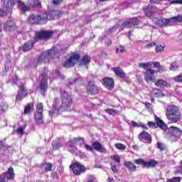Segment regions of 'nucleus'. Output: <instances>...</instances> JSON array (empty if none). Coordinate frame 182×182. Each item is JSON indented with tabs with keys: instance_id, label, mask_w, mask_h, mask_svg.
Segmentation results:
<instances>
[{
	"instance_id": "nucleus-24",
	"label": "nucleus",
	"mask_w": 182,
	"mask_h": 182,
	"mask_svg": "<svg viewBox=\"0 0 182 182\" xmlns=\"http://www.w3.org/2000/svg\"><path fill=\"white\" fill-rule=\"evenodd\" d=\"M59 53V50L56 49V48H52L50 50L46 51V56L48 60L50 59H53V57L56 56Z\"/></svg>"
},
{
	"instance_id": "nucleus-29",
	"label": "nucleus",
	"mask_w": 182,
	"mask_h": 182,
	"mask_svg": "<svg viewBox=\"0 0 182 182\" xmlns=\"http://www.w3.org/2000/svg\"><path fill=\"white\" fill-rule=\"evenodd\" d=\"M155 86L163 89L164 87H168V82L163 79H159L154 82Z\"/></svg>"
},
{
	"instance_id": "nucleus-22",
	"label": "nucleus",
	"mask_w": 182,
	"mask_h": 182,
	"mask_svg": "<svg viewBox=\"0 0 182 182\" xmlns=\"http://www.w3.org/2000/svg\"><path fill=\"white\" fill-rule=\"evenodd\" d=\"M154 73H156V70L149 68V70L144 73L146 82L148 83L149 82H153L154 77H156V76H154Z\"/></svg>"
},
{
	"instance_id": "nucleus-57",
	"label": "nucleus",
	"mask_w": 182,
	"mask_h": 182,
	"mask_svg": "<svg viewBox=\"0 0 182 182\" xmlns=\"http://www.w3.org/2000/svg\"><path fill=\"white\" fill-rule=\"evenodd\" d=\"M0 182H6V177L4 175H0Z\"/></svg>"
},
{
	"instance_id": "nucleus-50",
	"label": "nucleus",
	"mask_w": 182,
	"mask_h": 182,
	"mask_svg": "<svg viewBox=\"0 0 182 182\" xmlns=\"http://www.w3.org/2000/svg\"><path fill=\"white\" fill-rule=\"evenodd\" d=\"M63 3V0H52V4L54 6H59V5Z\"/></svg>"
},
{
	"instance_id": "nucleus-9",
	"label": "nucleus",
	"mask_w": 182,
	"mask_h": 182,
	"mask_svg": "<svg viewBox=\"0 0 182 182\" xmlns=\"http://www.w3.org/2000/svg\"><path fill=\"white\" fill-rule=\"evenodd\" d=\"M48 73H46V69L44 68L43 77L37 87V89H40L43 96H45V93L48 92Z\"/></svg>"
},
{
	"instance_id": "nucleus-59",
	"label": "nucleus",
	"mask_w": 182,
	"mask_h": 182,
	"mask_svg": "<svg viewBox=\"0 0 182 182\" xmlns=\"http://www.w3.org/2000/svg\"><path fill=\"white\" fill-rule=\"evenodd\" d=\"M174 5H182V0H175Z\"/></svg>"
},
{
	"instance_id": "nucleus-11",
	"label": "nucleus",
	"mask_w": 182,
	"mask_h": 182,
	"mask_svg": "<svg viewBox=\"0 0 182 182\" xmlns=\"http://www.w3.org/2000/svg\"><path fill=\"white\" fill-rule=\"evenodd\" d=\"M85 89L87 95H90V96L99 95V87L95 85V82L93 80H90L87 82V85H85Z\"/></svg>"
},
{
	"instance_id": "nucleus-35",
	"label": "nucleus",
	"mask_w": 182,
	"mask_h": 182,
	"mask_svg": "<svg viewBox=\"0 0 182 182\" xmlns=\"http://www.w3.org/2000/svg\"><path fill=\"white\" fill-rule=\"evenodd\" d=\"M28 96V93H23L21 92L20 91H18L17 95L16 96V102H22L25 97Z\"/></svg>"
},
{
	"instance_id": "nucleus-47",
	"label": "nucleus",
	"mask_w": 182,
	"mask_h": 182,
	"mask_svg": "<svg viewBox=\"0 0 182 182\" xmlns=\"http://www.w3.org/2000/svg\"><path fill=\"white\" fill-rule=\"evenodd\" d=\"M178 69V65H177V62L173 61L171 63V66H170V70H177Z\"/></svg>"
},
{
	"instance_id": "nucleus-51",
	"label": "nucleus",
	"mask_w": 182,
	"mask_h": 182,
	"mask_svg": "<svg viewBox=\"0 0 182 182\" xmlns=\"http://www.w3.org/2000/svg\"><path fill=\"white\" fill-rule=\"evenodd\" d=\"M111 170L114 173V174H117L119 173V170L117 169V166L113 164H110Z\"/></svg>"
},
{
	"instance_id": "nucleus-15",
	"label": "nucleus",
	"mask_w": 182,
	"mask_h": 182,
	"mask_svg": "<svg viewBox=\"0 0 182 182\" xmlns=\"http://www.w3.org/2000/svg\"><path fill=\"white\" fill-rule=\"evenodd\" d=\"M16 28V23H15L12 18L7 20L3 24V31H4V32H14Z\"/></svg>"
},
{
	"instance_id": "nucleus-18",
	"label": "nucleus",
	"mask_w": 182,
	"mask_h": 182,
	"mask_svg": "<svg viewBox=\"0 0 182 182\" xmlns=\"http://www.w3.org/2000/svg\"><path fill=\"white\" fill-rule=\"evenodd\" d=\"M144 12L147 18H151L154 14L159 12V9L151 4H149L145 9H144Z\"/></svg>"
},
{
	"instance_id": "nucleus-5",
	"label": "nucleus",
	"mask_w": 182,
	"mask_h": 182,
	"mask_svg": "<svg viewBox=\"0 0 182 182\" xmlns=\"http://www.w3.org/2000/svg\"><path fill=\"white\" fill-rule=\"evenodd\" d=\"M76 144H78V146L85 144V139L80 136L70 139L67 141V147L69 148L68 151L70 153H74L75 150H76Z\"/></svg>"
},
{
	"instance_id": "nucleus-14",
	"label": "nucleus",
	"mask_w": 182,
	"mask_h": 182,
	"mask_svg": "<svg viewBox=\"0 0 182 182\" xmlns=\"http://www.w3.org/2000/svg\"><path fill=\"white\" fill-rule=\"evenodd\" d=\"M59 98H55L52 109L49 111L48 113L50 117H53V116H58L59 113H63V112H62V109L59 106Z\"/></svg>"
},
{
	"instance_id": "nucleus-25",
	"label": "nucleus",
	"mask_w": 182,
	"mask_h": 182,
	"mask_svg": "<svg viewBox=\"0 0 182 182\" xmlns=\"http://www.w3.org/2000/svg\"><path fill=\"white\" fill-rule=\"evenodd\" d=\"M111 70L115 73L117 77H120L121 79H124L126 77V73H124L123 69L120 68L114 67L111 68Z\"/></svg>"
},
{
	"instance_id": "nucleus-28",
	"label": "nucleus",
	"mask_w": 182,
	"mask_h": 182,
	"mask_svg": "<svg viewBox=\"0 0 182 182\" xmlns=\"http://www.w3.org/2000/svg\"><path fill=\"white\" fill-rule=\"evenodd\" d=\"M154 65V68H157L158 70H156V73H163V72H166V67L164 65H161L160 62L156 61L154 63H151Z\"/></svg>"
},
{
	"instance_id": "nucleus-2",
	"label": "nucleus",
	"mask_w": 182,
	"mask_h": 182,
	"mask_svg": "<svg viewBox=\"0 0 182 182\" xmlns=\"http://www.w3.org/2000/svg\"><path fill=\"white\" fill-rule=\"evenodd\" d=\"M53 19L52 12L43 13L39 14H29L27 19L28 23L30 25H45L48 23V21Z\"/></svg>"
},
{
	"instance_id": "nucleus-33",
	"label": "nucleus",
	"mask_w": 182,
	"mask_h": 182,
	"mask_svg": "<svg viewBox=\"0 0 182 182\" xmlns=\"http://www.w3.org/2000/svg\"><path fill=\"white\" fill-rule=\"evenodd\" d=\"M33 103H28L24 107L25 116L31 114L32 113V109H33Z\"/></svg>"
},
{
	"instance_id": "nucleus-41",
	"label": "nucleus",
	"mask_w": 182,
	"mask_h": 182,
	"mask_svg": "<svg viewBox=\"0 0 182 182\" xmlns=\"http://www.w3.org/2000/svg\"><path fill=\"white\" fill-rule=\"evenodd\" d=\"M106 113H108V114H111V116H116L119 112L117 110L112 109V108H108L105 109Z\"/></svg>"
},
{
	"instance_id": "nucleus-34",
	"label": "nucleus",
	"mask_w": 182,
	"mask_h": 182,
	"mask_svg": "<svg viewBox=\"0 0 182 182\" xmlns=\"http://www.w3.org/2000/svg\"><path fill=\"white\" fill-rule=\"evenodd\" d=\"M18 7L21 8L23 14H26V12L31 11V6H26L23 1H21L18 4Z\"/></svg>"
},
{
	"instance_id": "nucleus-64",
	"label": "nucleus",
	"mask_w": 182,
	"mask_h": 182,
	"mask_svg": "<svg viewBox=\"0 0 182 182\" xmlns=\"http://www.w3.org/2000/svg\"><path fill=\"white\" fill-rule=\"evenodd\" d=\"M105 45H107V46H110V45H112V40L109 39L106 43Z\"/></svg>"
},
{
	"instance_id": "nucleus-42",
	"label": "nucleus",
	"mask_w": 182,
	"mask_h": 182,
	"mask_svg": "<svg viewBox=\"0 0 182 182\" xmlns=\"http://www.w3.org/2000/svg\"><path fill=\"white\" fill-rule=\"evenodd\" d=\"M114 147L117 149V150H126V145L122 144V143H117L114 144Z\"/></svg>"
},
{
	"instance_id": "nucleus-45",
	"label": "nucleus",
	"mask_w": 182,
	"mask_h": 182,
	"mask_svg": "<svg viewBox=\"0 0 182 182\" xmlns=\"http://www.w3.org/2000/svg\"><path fill=\"white\" fill-rule=\"evenodd\" d=\"M164 46L161 44L156 45L155 48V52H156V53H159V52H164Z\"/></svg>"
},
{
	"instance_id": "nucleus-46",
	"label": "nucleus",
	"mask_w": 182,
	"mask_h": 182,
	"mask_svg": "<svg viewBox=\"0 0 182 182\" xmlns=\"http://www.w3.org/2000/svg\"><path fill=\"white\" fill-rule=\"evenodd\" d=\"M18 92H21V93H28V90L26 89V85L25 83H21Z\"/></svg>"
},
{
	"instance_id": "nucleus-39",
	"label": "nucleus",
	"mask_w": 182,
	"mask_h": 182,
	"mask_svg": "<svg viewBox=\"0 0 182 182\" xmlns=\"http://www.w3.org/2000/svg\"><path fill=\"white\" fill-rule=\"evenodd\" d=\"M46 59H48V58L46 57V54L42 53L38 56L37 62L38 63H42V62H45V63H46Z\"/></svg>"
},
{
	"instance_id": "nucleus-20",
	"label": "nucleus",
	"mask_w": 182,
	"mask_h": 182,
	"mask_svg": "<svg viewBox=\"0 0 182 182\" xmlns=\"http://www.w3.org/2000/svg\"><path fill=\"white\" fill-rule=\"evenodd\" d=\"M139 23V18L137 17H134L130 18L129 21H124L122 25L123 28H127L129 29L130 28H134V26H137Z\"/></svg>"
},
{
	"instance_id": "nucleus-6",
	"label": "nucleus",
	"mask_w": 182,
	"mask_h": 182,
	"mask_svg": "<svg viewBox=\"0 0 182 182\" xmlns=\"http://www.w3.org/2000/svg\"><path fill=\"white\" fill-rule=\"evenodd\" d=\"M36 113L34 114V120L36 124H43V103L39 102L36 107Z\"/></svg>"
},
{
	"instance_id": "nucleus-48",
	"label": "nucleus",
	"mask_w": 182,
	"mask_h": 182,
	"mask_svg": "<svg viewBox=\"0 0 182 182\" xmlns=\"http://www.w3.org/2000/svg\"><path fill=\"white\" fill-rule=\"evenodd\" d=\"M157 149H159V151H163L166 149V145L161 142L157 143Z\"/></svg>"
},
{
	"instance_id": "nucleus-44",
	"label": "nucleus",
	"mask_w": 182,
	"mask_h": 182,
	"mask_svg": "<svg viewBox=\"0 0 182 182\" xmlns=\"http://www.w3.org/2000/svg\"><path fill=\"white\" fill-rule=\"evenodd\" d=\"M173 80H174V82H176V83H182V73L178 75L176 77H173Z\"/></svg>"
},
{
	"instance_id": "nucleus-12",
	"label": "nucleus",
	"mask_w": 182,
	"mask_h": 182,
	"mask_svg": "<svg viewBox=\"0 0 182 182\" xmlns=\"http://www.w3.org/2000/svg\"><path fill=\"white\" fill-rule=\"evenodd\" d=\"M159 23L163 28L170 25V23H176V22H182V15H178L177 16L171 17L170 18H162L158 21Z\"/></svg>"
},
{
	"instance_id": "nucleus-36",
	"label": "nucleus",
	"mask_w": 182,
	"mask_h": 182,
	"mask_svg": "<svg viewBox=\"0 0 182 182\" xmlns=\"http://www.w3.org/2000/svg\"><path fill=\"white\" fill-rule=\"evenodd\" d=\"M21 0H9L6 1V0H5V4L9 6V8L12 9L14 8V6H15V5H16V4H20Z\"/></svg>"
},
{
	"instance_id": "nucleus-13",
	"label": "nucleus",
	"mask_w": 182,
	"mask_h": 182,
	"mask_svg": "<svg viewBox=\"0 0 182 182\" xmlns=\"http://www.w3.org/2000/svg\"><path fill=\"white\" fill-rule=\"evenodd\" d=\"M54 33L55 32L52 31L41 30L36 33V38L40 41H46V39H50Z\"/></svg>"
},
{
	"instance_id": "nucleus-23",
	"label": "nucleus",
	"mask_w": 182,
	"mask_h": 182,
	"mask_svg": "<svg viewBox=\"0 0 182 182\" xmlns=\"http://www.w3.org/2000/svg\"><path fill=\"white\" fill-rule=\"evenodd\" d=\"M35 43L36 42L32 40H29L27 42H26L21 48L23 52H29V50H31V49H33V46H35Z\"/></svg>"
},
{
	"instance_id": "nucleus-62",
	"label": "nucleus",
	"mask_w": 182,
	"mask_h": 182,
	"mask_svg": "<svg viewBox=\"0 0 182 182\" xmlns=\"http://www.w3.org/2000/svg\"><path fill=\"white\" fill-rule=\"evenodd\" d=\"M144 105L147 109H151V104H150L149 102H144Z\"/></svg>"
},
{
	"instance_id": "nucleus-7",
	"label": "nucleus",
	"mask_w": 182,
	"mask_h": 182,
	"mask_svg": "<svg viewBox=\"0 0 182 182\" xmlns=\"http://www.w3.org/2000/svg\"><path fill=\"white\" fill-rule=\"evenodd\" d=\"M70 168L72 170L74 176H82L86 173V166L80 162L75 161L70 165Z\"/></svg>"
},
{
	"instance_id": "nucleus-38",
	"label": "nucleus",
	"mask_w": 182,
	"mask_h": 182,
	"mask_svg": "<svg viewBox=\"0 0 182 182\" xmlns=\"http://www.w3.org/2000/svg\"><path fill=\"white\" fill-rule=\"evenodd\" d=\"M44 166V170L46 173H49V171H52V167H53V164L49 162H46L43 164Z\"/></svg>"
},
{
	"instance_id": "nucleus-40",
	"label": "nucleus",
	"mask_w": 182,
	"mask_h": 182,
	"mask_svg": "<svg viewBox=\"0 0 182 182\" xmlns=\"http://www.w3.org/2000/svg\"><path fill=\"white\" fill-rule=\"evenodd\" d=\"M110 158L112 160L115 161L117 164H120V161L122 160V158H120V156L118 154L111 155Z\"/></svg>"
},
{
	"instance_id": "nucleus-30",
	"label": "nucleus",
	"mask_w": 182,
	"mask_h": 182,
	"mask_svg": "<svg viewBox=\"0 0 182 182\" xmlns=\"http://www.w3.org/2000/svg\"><path fill=\"white\" fill-rule=\"evenodd\" d=\"M51 147L54 151H58V150H60L62 147H63V145L62 143L58 140H53L51 142Z\"/></svg>"
},
{
	"instance_id": "nucleus-4",
	"label": "nucleus",
	"mask_w": 182,
	"mask_h": 182,
	"mask_svg": "<svg viewBox=\"0 0 182 182\" xmlns=\"http://www.w3.org/2000/svg\"><path fill=\"white\" fill-rule=\"evenodd\" d=\"M166 117L170 123H178L181 120V111L176 105H168L166 109Z\"/></svg>"
},
{
	"instance_id": "nucleus-37",
	"label": "nucleus",
	"mask_w": 182,
	"mask_h": 182,
	"mask_svg": "<svg viewBox=\"0 0 182 182\" xmlns=\"http://www.w3.org/2000/svg\"><path fill=\"white\" fill-rule=\"evenodd\" d=\"M151 65H153V63L148 62V63H139V67L141 68L142 69H144L145 70L151 68Z\"/></svg>"
},
{
	"instance_id": "nucleus-52",
	"label": "nucleus",
	"mask_w": 182,
	"mask_h": 182,
	"mask_svg": "<svg viewBox=\"0 0 182 182\" xmlns=\"http://www.w3.org/2000/svg\"><path fill=\"white\" fill-rule=\"evenodd\" d=\"M117 31V26H113L112 28H109L107 31L108 33H113Z\"/></svg>"
},
{
	"instance_id": "nucleus-1",
	"label": "nucleus",
	"mask_w": 182,
	"mask_h": 182,
	"mask_svg": "<svg viewBox=\"0 0 182 182\" xmlns=\"http://www.w3.org/2000/svg\"><path fill=\"white\" fill-rule=\"evenodd\" d=\"M78 62L79 66L89 69V65H90V63L92 62V58L89 55H85L80 59V54L75 53L63 63V68L69 69L70 68H74Z\"/></svg>"
},
{
	"instance_id": "nucleus-56",
	"label": "nucleus",
	"mask_w": 182,
	"mask_h": 182,
	"mask_svg": "<svg viewBox=\"0 0 182 182\" xmlns=\"http://www.w3.org/2000/svg\"><path fill=\"white\" fill-rule=\"evenodd\" d=\"M34 5H35V6H37V7H39V8H41L42 6V5L41 4V1L39 0H36L34 1Z\"/></svg>"
},
{
	"instance_id": "nucleus-63",
	"label": "nucleus",
	"mask_w": 182,
	"mask_h": 182,
	"mask_svg": "<svg viewBox=\"0 0 182 182\" xmlns=\"http://www.w3.org/2000/svg\"><path fill=\"white\" fill-rule=\"evenodd\" d=\"M100 56H105V57H106V56H107V54L106 53V51H102L100 53Z\"/></svg>"
},
{
	"instance_id": "nucleus-49",
	"label": "nucleus",
	"mask_w": 182,
	"mask_h": 182,
	"mask_svg": "<svg viewBox=\"0 0 182 182\" xmlns=\"http://www.w3.org/2000/svg\"><path fill=\"white\" fill-rule=\"evenodd\" d=\"M16 133L17 134H21V136H23V134H25V129L22 127H19L16 129Z\"/></svg>"
},
{
	"instance_id": "nucleus-60",
	"label": "nucleus",
	"mask_w": 182,
	"mask_h": 182,
	"mask_svg": "<svg viewBox=\"0 0 182 182\" xmlns=\"http://www.w3.org/2000/svg\"><path fill=\"white\" fill-rule=\"evenodd\" d=\"M131 123L134 127H140V125H139V124L134 121H132Z\"/></svg>"
},
{
	"instance_id": "nucleus-10",
	"label": "nucleus",
	"mask_w": 182,
	"mask_h": 182,
	"mask_svg": "<svg viewBox=\"0 0 182 182\" xmlns=\"http://www.w3.org/2000/svg\"><path fill=\"white\" fill-rule=\"evenodd\" d=\"M134 163L135 164H138L139 166L142 165L143 167H144L145 168H153L156 167V166H157V164H159V161H157L156 160L151 159L149 161H146L143 159H135L134 161Z\"/></svg>"
},
{
	"instance_id": "nucleus-53",
	"label": "nucleus",
	"mask_w": 182,
	"mask_h": 182,
	"mask_svg": "<svg viewBox=\"0 0 182 182\" xmlns=\"http://www.w3.org/2000/svg\"><path fill=\"white\" fill-rule=\"evenodd\" d=\"M84 146L87 151H93V146H92V145L90 146L87 144H84Z\"/></svg>"
},
{
	"instance_id": "nucleus-32",
	"label": "nucleus",
	"mask_w": 182,
	"mask_h": 182,
	"mask_svg": "<svg viewBox=\"0 0 182 182\" xmlns=\"http://www.w3.org/2000/svg\"><path fill=\"white\" fill-rule=\"evenodd\" d=\"M152 93L154 97H164L166 95L161 91V90L158 89V88H154L152 90Z\"/></svg>"
},
{
	"instance_id": "nucleus-3",
	"label": "nucleus",
	"mask_w": 182,
	"mask_h": 182,
	"mask_svg": "<svg viewBox=\"0 0 182 182\" xmlns=\"http://www.w3.org/2000/svg\"><path fill=\"white\" fill-rule=\"evenodd\" d=\"M61 105H59L61 108V112H72L73 106V99H72V94L68 92L65 90L60 91Z\"/></svg>"
},
{
	"instance_id": "nucleus-8",
	"label": "nucleus",
	"mask_w": 182,
	"mask_h": 182,
	"mask_svg": "<svg viewBox=\"0 0 182 182\" xmlns=\"http://www.w3.org/2000/svg\"><path fill=\"white\" fill-rule=\"evenodd\" d=\"M155 122L149 121L148 122V126L150 127V129H157L159 127V129H161L162 130H165V129H167V124L164 122L160 117H159L157 115L154 116Z\"/></svg>"
},
{
	"instance_id": "nucleus-55",
	"label": "nucleus",
	"mask_w": 182,
	"mask_h": 182,
	"mask_svg": "<svg viewBox=\"0 0 182 182\" xmlns=\"http://www.w3.org/2000/svg\"><path fill=\"white\" fill-rule=\"evenodd\" d=\"M51 177L53 180H56L59 178V176L58 175V172H52Z\"/></svg>"
},
{
	"instance_id": "nucleus-58",
	"label": "nucleus",
	"mask_w": 182,
	"mask_h": 182,
	"mask_svg": "<svg viewBox=\"0 0 182 182\" xmlns=\"http://www.w3.org/2000/svg\"><path fill=\"white\" fill-rule=\"evenodd\" d=\"M163 0H150L151 4H160Z\"/></svg>"
},
{
	"instance_id": "nucleus-61",
	"label": "nucleus",
	"mask_w": 182,
	"mask_h": 182,
	"mask_svg": "<svg viewBox=\"0 0 182 182\" xmlns=\"http://www.w3.org/2000/svg\"><path fill=\"white\" fill-rule=\"evenodd\" d=\"M139 127H142V129H144V130H149V127H147V125L144 124H141L139 125Z\"/></svg>"
},
{
	"instance_id": "nucleus-16",
	"label": "nucleus",
	"mask_w": 182,
	"mask_h": 182,
	"mask_svg": "<svg viewBox=\"0 0 182 182\" xmlns=\"http://www.w3.org/2000/svg\"><path fill=\"white\" fill-rule=\"evenodd\" d=\"M102 86L107 90H113L114 89V80L109 77H105L101 80Z\"/></svg>"
},
{
	"instance_id": "nucleus-21",
	"label": "nucleus",
	"mask_w": 182,
	"mask_h": 182,
	"mask_svg": "<svg viewBox=\"0 0 182 182\" xmlns=\"http://www.w3.org/2000/svg\"><path fill=\"white\" fill-rule=\"evenodd\" d=\"M11 12V9L8 4H5V0H1V7L0 8V18H4L8 16Z\"/></svg>"
},
{
	"instance_id": "nucleus-26",
	"label": "nucleus",
	"mask_w": 182,
	"mask_h": 182,
	"mask_svg": "<svg viewBox=\"0 0 182 182\" xmlns=\"http://www.w3.org/2000/svg\"><path fill=\"white\" fill-rule=\"evenodd\" d=\"M92 150H96V151H99L100 153H102L103 151H105L106 149L105 147H103V145L99 141H95L92 143Z\"/></svg>"
},
{
	"instance_id": "nucleus-19",
	"label": "nucleus",
	"mask_w": 182,
	"mask_h": 182,
	"mask_svg": "<svg viewBox=\"0 0 182 182\" xmlns=\"http://www.w3.org/2000/svg\"><path fill=\"white\" fill-rule=\"evenodd\" d=\"M138 140H139V141H143L144 140V141H146L148 144H151V141H153L151 135L146 131H143L139 134Z\"/></svg>"
},
{
	"instance_id": "nucleus-17",
	"label": "nucleus",
	"mask_w": 182,
	"mask_h": 182,
	"mask_svg": "<svg viewBox=\"0 0 182 182\" xmlns=\"http://www.w3.org/2000/svg\"><path fill=\"white\" fill-rule=\"evenodd\" d=\"M168 134L171 136V137H175V139H180L182 136V130L174 126L170 127L168 129Z\"/></svg>"
},
{
	"instance_id": "nucleus-31",
	"label": "nucleus",
	"mask_w": 182,
	"mask_h": 182,
	"mask_svg": "<svg viewBox=\"0 0 182 182\" xmlns=\"http://www.w3.org/2000/svg\"><path fill=\"white\" fill-rule=\"evenodd\" d=\"M124 166L129 171H132L133 173L137 171V166H136V165H134L132 161H125Z\"/></svg>"
},
{
	"instance_id": "nucleus-27",
	"label": "nucleus",
	"mask_w": 182,
	"mask_h": 182,
	"mask_svg": "<svg viewBox=\"0 0 182 182\" xmlns=\"http://www.w3.org/2000/svg\"><path fill=\"white\" fill-rule=\"evenodd\" d=\"M3 176L4 177L6 176L7 180H14V178H15V172H14V168L10 166Z\"/></svg>"
},
{
	"instance_id": "nucleus-54",
	"label": "nucleus",
	"mask_w": 182,
	"mask_h": 182,
	"mask_svg": "<svg viewBox=\"0 0 182 182\" xmlns=\"http://www.w3.org/2000/svg\"><path fill=\"white\" fill-rule=\"evenodd\" d=\"M153 46H156V42H152V43L146 44L145 46V48L146 49H151V48H153Z\"/></svg>"
},
{
	"instance_id": "nucleus-43",
	"label": "nucleus",
	"mask_w": 182,
	"mask_h": 182,
	"mask_svg": "<svg viewBox=\"0 0 182 182\" xmlns=\"http://www.w3.org/2000/svg\"><path fill=\"white\" fill-rule=\"evenodd\" d=\"M181 177L180 176H175L172 178H167L166 182H181Z\"/></svg>"
}]
</instances>
